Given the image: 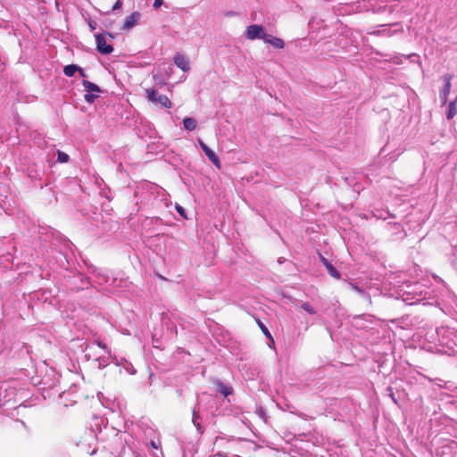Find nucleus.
Returning a JSON list of instances; mask_svg holds the SVG:
<instances>
[{
  "instance_id": "obj_1",
  "label": "nucleus",
  "mask_w": 457,
  "mask_h": 457,
  "mask_svg": "<svg viewBox=\"0 0 457 457\" xmlns=\"http://www.w3.org/2000/svg\"><path fill=\"white\" fill-rule=\"evenodd\" d=\"M146 98L149 102L156 103L164 108L170 109L172 106L170 100L165 95H159L154 88L145 89Z\"/></svg>"
},
{
  "instance_id": "obj_2",
  "label": "nucleus",
  "mask_w": 457,
  "mask_h": 457,
  "mask_svg": "<svg viewBox=\"0 0 457 457\" xmlns=\"http://www.w3.org/2000/svg\"><path fill=\"white\" fill-rule=\"evenodd\" d=\"M82 85L87 91L84 96L86 102L92 104L98 97L97 94L101 92L100 87L96 84L88 80H83Z\"/></svg>"
},
{
  "instance_id": "obj_3",
  "label": "nucleus",
  "mask_w": 457,
  "mask_h": 457,
  "mask_svg": "<svg viewBox=\"0 0 457 457\" xmlns=\"http://www.w3.org/2000/svg\"><path fill=\"white\" fill-rule=\"evenodd\" d=\"M246 37L250 40L254 39H262L264 41V37L267 34L264 32V29L262 25H250L246 28L245 30Z\"/></svg>"
},
{
  "instance_id": "obj_4",
  "label": "nucleus",
  "mask_w": 457,
  "mask_h": 457,
  "mask_svg": "<svg viewBox=\"0 0 457 457\" xmlns=\"http://www.w3.org/2000/svg\"><path fill=\"white\" fill-rule=\"evenodd\" d=\"M96 43L97 51L103 54H109L113 51L112 46L107 43L105 35H96Z\"/></svg>"
},
{
  "instance_id": "obj_5",
  "label": "nucleus",
  "mask_w": 457,
  "mask_h": 457,
  "mask_svg": "<svg viewBox=\"0 0 457 457\" xmlns=\"http://www.w3.org/2000/svg\"><path fill=\"white\" fill-rule=\"evenodd\" d=\"M198 143L202 150L208 157V159L212 162V164L216 166L218 169H220V161L219 157L216 155V154L210 147H208L207 145L202 139H198Z\"/></svg>"
},
{
  "instance_id": "obj_6",
  "label": "nucleus",
  "mask_w": 457,
  "mask_h": 457,
  "mask_svg": "<svg viewBox=\"0 0 457 457\" xmlns=\"http://www.w3.org/2000/svg\"><path fill=\"white\" fill-rule=\"evenodd\" d=\"M453 76L451 74H445L443 79L445 81V86L442 91L440 92V99L442 101L443 104H445L448 100V96L451 92L452 84L451 81L453 79Z\"/></svg>"
},
{
  "instance_id": "obj_7",
  "label": "nucleus",
  "mask_w": 457,
  "mask_h": 457,
  "mask_svg": "<svg viewBox=\"0 0 457 457\" xmlns=\"http://www.w3.org/2000/svg\"><path fill=\"white\" fill-rule=\"evenodd\" d=\"M141 14L138 12H132L129 16H128L122 25V29L129 30L135 27L139 20H140Z\"/></svg>"
},
{
  "instance_id": "obj_8",
  "label": "nucleus",
  "mask_w": 457,
  "mask_h": 457,
  "mask_svg": "<svg viewBox=\"0 0 457 457\" xmlns=\"http://www.w3.org/2000/svg\"><path fill=\"white\" fill-rule=\"evenodd\" d=\"M320 262L326 267L328 274L334 278H340V272L322 255H320Z\"/></svg>"
},
{
  "instance_id": "obj_9",
  "label": "nucleus",
  "mask_w": 457,
  "mask_h": 457,
  "mask_svg": "<svg viewBox=\"0 0 457 457\" xmlns=\"http://www.w3.org/2000/svg\"><path fill=\"white\" fill-rule=\"evenodd\" d=\"M175 64L184 71L189 70V62L186 56L181 54H177L174 57Z\"/></svg>"
},
{
  "instance_id": "obj_10",
  "label": "nucleus",
  "mask_w": 457,
  "mask_h": 457,
  "mask_svg": "<svg viewBox=\"0 0 457 457\" xmlns=\"http://www.w3.org/2000/svg\"><path fill=\"white\" fill-rule=\"evenodd\" d=\"M264 42L269 43L270 45L278 49H282L285 46L283 39L273 37L269 34H267V36L264 37Z\"/></svg>"
},
{
  "instance_id": "obj_11",
  "label": "nucleus",
  "mask_w": 457,
  "mask_h": 457,
  "mask_svg": "<svg viewBox=\"0 0 457 457\" xmlns=\"http://www.w3.org/2000/svg\"><path fill=\"white\" fill-rule=\"evenodd\" d=\"M217 390L224 396L227 397L233 393L232 387L226 386L224 383L219 381L217 384Z\"/></svg>"
},
{
  "instance_id": "obj_12",
  "label": "nucleus",
  "mask_w": 457,
  "mask_h": 457,
  "mask_svg": "<svg viewBox=\"0 0 457 457\" xmlns=\"http://www.w3.org/2000/svg\"><path fill=\"white\" fill-rule=\"evenodd\" d=\"M183 125L186 129L192 131L196 128V120L194 118L186 117L183 119Z\"/></svg>"
},
{
  "instance_id": "obj_13",
  "label": "nucleus",
  "mask_w": 457,
  "mask_h": 457,
  "mask_svg": "<svg viewBox=\"0 0 457 457\" xmlns=\"http://www.w3.org/2000/svg\"><path fill=\"white\" fill-rule=\"evenodd\" d=\"M457 100H454L449 104L448 112H447V119H453L457 113Z\"/></svg>"
},
{
  "instance_id": "obj_14",
  "label": "nucleus",
  "mask_w": 457,
  "mask_h": 457,
  "mask_svg": "<svg viewBox=\"0 0 457 457\" xmlns=\"http://www.w3.org/2000/svg\"><path fill=\"white\" fill-rule=\"evenodd\" d=\"M79 70V66L75 64L66 65L63 69V73L67 77H72L75 72Z\"/></svg>"
},
{
  "instance_id": "obj_15",
  "label": "nucleus",
  "mask_w": 457,
  "mask_h": 457,
  "mask_svg": "<svg viewBox=\"0 0 457 457\" xmlns=\"http://www.w3.org/2000/svg\"><path fill=\"white\" fill-rule=\"evenodd\" d=\"M70 160V157L69 155L64 153V152H62V151H57V161L61 163H66L68 162Z\"/></svg>"
},
{
  "instance_id": "obj_16",
  "label": "nucleus",
  "mask_w": 457,
  "mask_h": 457,
  "mask_svg": "<svg viewBox=\"0 0 457 457\" xmlns=\"http://www.w3.org/2000/svg\"><path fill=\"white\" fill-rule=\"evenodd\" d=\"M301 308L303 310H304L305 312H307L308 313L310 314H315L316 313V311L315 309L308 303H303L301 304Z\"/></svg>"
},
{
  "instance_id": "obj_17",
  "label": "nucleus",
  "mask_w": 457,
  "mask_h": 457,
  "mask_svg": "<svg viewBox=\"0 0 457 457\" xmlns=\"http://www.w3.org/2000/svg\"><path fill=\"white\" fill-rule=\"evenodd\" d=\"M258 326L259 328H261V330L262 331V333L268 337L270 338V340H272V337L270 333V331L268 330V328H266V326L260 320H258Z\"/></svg>"
},
{
  "instance_id": "obj_18",
  "label": "nucleus",
  "mask_w": 457,
  "mask_h": 457,
  "mask_svg": "<svg viewBox=\"0 0 457 457\" xmlns=\"http://www.w3.org/2000/svg\"><path fill=\"white\" fill-rule=\"evenodd\" d=\"M176 210H177V212H178L181 216H183L184 218H186V215H185V210H184V208H183L182 206H180V205H177V206H176Z\"/></svg>"
},
{
  "instance_id": "obj_19",
  "label": "nucleus",
  "mask_w": 457,
  "mask_h": 457,
  "mask_svg": "<svg viewBox=\"0 0 457 457\" xmlns=\"http://www.w3.org/2000/svg\"><path fill=\"white\" fill-rule=\"evenodd\" d=\"M122 5V3L121 1L118 0L114 5L112 6V10L115 11V10H119Z\"/></svg>"
},
{
  "instance_id": "obj_20",
  "label": "nucleus",
  "mask_w": 457,
  "mask_h": 457,
  "mask_svg": "<svg viewBox=\"0 0 457 457\" xmlns=\"http://www.w3.org/2000/svg\"><path fill=\"white\" fill-rule=\"evenodd\" d=\"M162 4V0H154V8L158 9Z\"/></svg>"
},
{
  "instance_id": "obj_21",
  "label": "nucleus",
  "mask_w": 457,
  "mask_h": 457,
  "mask_svg": "<svg viewBox=\"0 0 457 457\" xmlns=\"http://www.w3.org/2000/svg\"><path fill=\"white\" fill-rule=\"evenodd\" d=\"M77 71H79V75H80L81 77H85V76H86V75H85L84 71H83L81 68H79V70H78Z\"/></svg>"
},
{
  "instance_id": "obj_22",
  "label": "nucleus",
  "mask_w": 457,
  "mask_h": 457,
  "mask_svg": "<svg viewBox=\"0 0 457 457\" xmlns=\"http://www.w3.org/2000/svg\"><path fill=\"white\" fill-rule=\"evenodd\" d=\"M89 26L92 29H95V27L93 26V24L89 23Z\"/></svg>"
},
{
  "instance_id": "obj_23",
  "label": "nucleus",
  "mask_w": 457,
  "mask_h": 457,
  "mask_svg": "<svg viewBox=\"0 0 457 457\" xmlns=\"http://www.w3.org/2000/svg\"><path fill=\"white\" fill-rule=\"evenodd\" d=\"M98 345L101 346L102 348H104V345H101L100 343L98 344Z\"/></svg>"
}]
</instances>
